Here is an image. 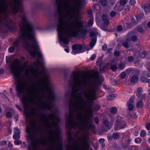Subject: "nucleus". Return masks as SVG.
<instances>
[{
    "label": "nucleus",
    "mask_w": 150,
    "mask_h": 150,
    "mask_svg": "<svg viewBox=\"0 0 150 150\" xmlns=\"http://www.w3.org/2000/svg\"><path fill=\"white\" fill-rule=\"evenodd\" d=\"M74 83L72 92V99L70 101L69 113L66 117V127L69 129H77L84 132L75 140L70 131L68 133L69 144L68 148L71 150H82L87 143L89 137L87 129L92 128L91 116L82 112L86 108V104L88 106V111L92 112L93 109L90 103L96 98V92L97 86L89 82L87 76L81 74L73 71L71 76Z\"/></svg>",
    "instance_id": "obj_1"
},
{
    "label": "nucleus",
    "mask_w": 150,
    "mask_h": 150,
    "mask_svg": "<svg viewBox=\"0 0 150 150\" xmlns=\"http://www.w3.org/2000/svg\"><path fill=\"white\" fill-rule=\"evenodd\" d=\"M20 27V34L18 38L14 42L13 46L9 48V52H13L14 48L18 47L21 43L28 49L31 56L35 57L37 55L38 57L41 58L42 55L39 51V45L35 37L34 26L24 15L22 17Z\"/></svg>",
    "instance_id": "obj_2"
},
{
    "label": "nucleus",
    "mask_w": 150,
    "mask_h": 150,
    "mask_svg": "<svg viewBox=\"0 0 150 150\" xmlns=\"http://www.w3.org/2000/svg\"><path fill=\"white\" fill-rule=\"evenodd\" d=\"M23 0H0V23L3 22L4 26L8 30L11 28L12 21L8 17V13L16 14L20 11L22 16L25 15L23 12L21 2Z\"/></svg>",
    "instance_id": "obj_3"
},
{
    "label": "nucleus",
    "mask_w": 150,
    "mask_h": 150,
    "mask_svg": "<svg viewBox=\"0 0 150 150\" xmlns=\"http://www.w3.org/2000/svg\"><path fill=\"white\" fill-rule=\"evenodd\" d=\"M20 61L18 59H15L13 63L10 65V69L11 72L13 74L14 76L17 79L16 82L17 85L16 87L17 92V95L20 97L21 94L24 92L26 87V82L22 81L19 79L21 73L25 70L27 67V64L25 62H24L22 66H20L19 64Z\"/></svg>",
    "instance_id": "obj_4"
},
{
    "label": "nucleus",
    "mask_w": 150,
    "mask_h": 150,
    "mask_svg": "<svg viewBox=\"0 0 150 150\" xmlns=\"http://www.w3.org/2000/svg\"><path fill=\"white\" fill-rule=\"evenodd\" d=\"M82 0H56L57 8H80Z\"/></svg>",
    "instance_id": "obj_5"
},
{
    "label": "nucleus",
    "mask_w": 150,
    "mask_h": 150,
    "mask_svg": "<svg viewBox=\"0 0 150 150\" xmlns=\"http://www.w3.org/2000/svg\"><path fill=\"white\" fill-rule=\"evenodd\" d=\"M98 33L96 30L95 31H92L90 33V36L93 38L91 39V41L90 44V46L91 48H92L94 46L96 43V38H95V36L96 35H98Z\"/></svg>",
    "instance_id": "obj_6"
},
{
    "label": "nucleus",
    "mask_w": 150,
    "mask_h": 150,
    "mask_svg": "<svg viewBox=\"0 0 150 150\" xmlns=\"http://www.w3.org/2000/svg\"><path fill=\"white\" fill-rule=\"evenodd\" d=\"M82 49V47L81 45H74L72 46V52L74 54L83 52Z\"/></svg>",
    "instance_id": "obj_7"
},
{
    "label": "nucleus",
    "mask_w": 150,
    "mask_h": 150,
    "mask_svg": "<svg viewBox=\"0 0 150 150\" xmlns=\"http://www.w3.org/2000/svg\"><path fill=\"white\" fill-rule=\"evenodd\" d=\"M115 125V130L123 128L126 126V124L124 122H120V121L118 120H116Z\"/></svg>",
    "instance_id": "obj_8"
},
{
    "label": "nucleus",
    "mask_w": 150,
    "mask_h": 150,
    "mask_svg": "<svg viewBox=\"0 0 150 150\" xmlns=\"http://www.w3.org/2000/svg\"><path fill=\"white\" fill-rule=\"evenodd\" d=\"M135 98V96L131 98L127 102L128 109L129 111H131L134 108L133 103Z\"/></svg>",
    "instance_id": "obj_9"
},
{
    "label": "nucleus",
    "mask_w": 150,
    "mask_h": 150,
    "mask_svg": "<svg viewBox=\"0 0 150 150\" xmlns=\"http://www.w3.org/2000/svg\"><path fill=\"white\" fill-rule=\"evenodd\" d=\"M131 76L130 78V81L131 83L135 84L137 83L139 81V77L138 75L139 74H134Z\"/></svg>",
    "instance_id": "obj_10"
},
{
    "label": "nucleus",
    "mask_w": 150,
    "mask_h": 150,
    "mask_svg": "<svg viewBox=\"0 0 150 150\" xmlns=\"http://www.w3.org/2000/svg\"><path fill=\"white\" fill-rule=\"evenodd\" d=\"M142 7L146 13L150 12V4L149 3H146L142 4Z\"/></svg>",
    "instance_id": "obj_11"
},
{
    "label": "nucleus",
    "mask_w": 150,
    "mask_h": 150,
    "mask_svg": "<svg viewBox=\"0 0 150 150\" xmlns=\"http://www.w3.org/2000/svg\"><path fill=\"white\" fill-rule=\"evenodd\" d=\"M14 134L13 137L14 139H18L20 138V131L18 127H15L14 131Z\"/></svg>",
    "instance_id": "obj_12"
},
{
    "label": "nucleus",
    "mask_w": 150,
    "mask_h": 150,
    "mask_svg": "<svg viewBox=\"0 0 150 150\" xmlns=\"http://www.w3.org/2000/svg\"><path fill=\"white\" fill-rule=\"evenodd\" d=\"M146 66L149 71H144L143 72V73L144 76L149 77L150 76V62H149L146 63Z\"/></svg>",
    "instance_id": "obj_13"
},
{
    "label": "nucleus",
    "mask_w": 150,
    "mask_h": 150,
    "mask_svg": "<svg viewBox=\"0 0 150 150\" xmlns=\"http://www.w3.org/2000/svg\"><path fill=\"white\" fill-rule=\"evenodd\" d=\"M102 19L104 21L103 23V26L105 27L108 26L109 24V20L107 19V15L104 14L102 16Z\"/></svg>",
    "instance_id": "obj_14"
},
{
    "label": "nucleus",
    "mask_w": 150,
    "mask_h": 150,
    "mask_svg": "<svg viewBox=\"0 0 150 150\" xmlns=\"http://www.w3.org/2000/svg\"><path fill=\"white\" fill-rule=\"evenodd\" d=\"M126 72L128 74H129L131 72L133 73L134 74H139L140 71L138 69H134L132 68L128 69L125 70Z\"/></svg>",
    "instance_id": "obj_15"
},
{
    "label": "nucleus",
    "mask_w": 150,
    "mask_h": 150,
    "mask_svg": "<svg viewBox=\"0 0 150 150\" xmlns=\"http://www.w3.org/2000/svg\"><path fill=\"white\" fill-rule=\"evenodd\" d=\"M31 113L33 116H38L39 115L38 110L36 109L34 107L33 108L31 109Z\"/></svg>",
    "instance_id": "obj_16"
},
{
    "label": "nucleus",
    "mask_w": 150,
    "mask_h": 150,
    "mask_svg": "<svg viewBox=\"0 0 150 150\" xmlns=\"http://www.w3.org/2000/svg\"><path fill=\"white\" fill-rule=\"evenodd\" d=\"M146 27L144 25H139L137 27L138 31L140 33H143L146 30Z\"/></svg>",
    "instance_id": "obj_17"
},
{
    "label": "nucleus",
    "mask_w": 150,
    "mask_h": 150,
    "mask_svg": "<svg viewBox=\"0 0 150 150\" xmlns=\"http://www.w3.org/2000/svg\"><path fill=\"white\" fill-rule=\"evenodd\" d=\"M103 123L106 127L108 129L110 128L113 125V123H110L109 124L108 121L107 120H104Z\"/></svg>",
    "instance_id": "obj_18"
},
{
    "label": "nucleus",
    "mask_w": 150,
    "mask_h": 150,
    "mask_svg": "<svg viewBox=\"0 0 150 150\" xmlns=\"http://www.w3.org/2000/svg\"><path fill=\"white\" fill-rule=\"evenodd\" d=\"M140 81L141 82L144 83H149L150 81L149 79L146 78L143 76L141 77Z\"/></svg>",
    "instance_id": "obj_19"
},
{
    "label": "nucleus",
    "mask_w": 150,
    "mask_h": 150,
    "mask_svg": "<svg viewBox=\"0 0 150 150\" xmlns=\"http://www.w3.org/2000/svg\"><path fill=\"white\" fill-rule=\"evenodd\" d=\"M136 94L137 97L141 99H144L145 98V95L142 94L141 92H136Z\"/></svg>",
    "instance_id": "obj_20"
},
{
    "label": "nucleus",
    "mask_w": 150,
    "mask_h": 150,
    "mask_svg": "<svg viewBox=\"0 0 150 150\" xmlns=\"http://www.w3.org/2000/svg\"><path fill=\"white\" fill-rule=\"evenodd\" d=\"M114 11L116 12H119L121 11L122 8L120 7V6L116 4L113 8Z\"/></svg>",
    "instance_id": "obj_21"
},
{
    "label": "nucleus",
    "mask_w": 150,
    "mask_h": 150,
    "mask_svg": "<svg viewBox=\"0 0 150 150\" xmlns=\"http://www.w3.org/2000/svg\"><path fill=\"white\" fill-rule=\"evenodd\" d=\"M102 58L100 57H99L96 61V64L98 66H99L100 67L102 64Z\"/></svg>",
    "instance_id": "obj_22"
},
{
    "label": "nucleus",
    "mask_w": 150,
    "mask_h": 150,
    "mask_svg": "<svg viewBox=\"0 0 150 150\" xmlns=\"http://www.w3.org/2000/svg\"><path fill=\"white\" fill-rule=\"evenodd\" d=\"M143 102L140 100L138 101L136 104V106L137 107L139 108H141L143 106Z\"/></svg>",
    "instance_id": "obj_23"
},
{
    "label": "nucleus",
    "mask_w": 150,
    "mask_h": 150,
    "mask_svg": "<svg viewBox=\"0 0 150 150\" xmlns=\"http://www.w3.org/2000/svg\"><path fill=\"white\" fill-rule=\"evenodd\" d=\"M119 67L120 69L123 70L125 67V64L124 63L120 62L119 64Z\"/></svg>",
    "instance_id": "obj_24"
},
{
    "label": "nucleus",
    "mask_w": 150,
    "mask_h": 150,
    "mask_svg": "<svg viewBox=\"0 0 150 150\" xmlns=\"http://www.w3.org/2000/svg\"><path fill=\"white\" fill-rule=\"evenodd\" d=\"M93 18H91L88 21V25L90 26H92L93 24Z\"/></svg>",
    "instance_id": "obj_25"
},
{
    "label": "nucleus",
    "mask_w": 150,
    "mask_h": 150,
    "mask_svg": "<svg viewBox=\"0 0 150 150\" xmlns=\"http://www.w3.org/2000/svg\"><path fill=\"white\" fill-rule=\"evenodd\" d=\"M112 137L114 139H116L119 138V134L118 133H114L112 134Z\"/></svg>",
    "instance_id": "obj_26"
},
{
    "label": "nucleus",
    "mask_w": 150,
    "mask_h": 150,
    "mask_svg": "<svg viewBox=\"0 0 150 150\" xmlns=\"http://www.w3.org/2000/svg\"><path fill=\"white\" fill-rule=\"evenodd\" d=\"M128 0H121L120 1V4L121 6L125 5L127 2Z\"/></svg>",
    "instance_id": "obj_27"
},
{
    "label": "nucleus",
    "mask_w": 150,
    "mask_h": 150,
    "mask_svg": "<svg viewBox=\"0 0 150 150\" xmlns=\"http://www.w3.org/2000/svg\"><path fill=\"white\" fill-rule=\"evenodd\" d=\"M146 132L145 130H142L140 133V136L141 137H144L146 135Z\"/></svg>",
    "instance_id": "obj_28"
},
{
    "label": "nucleus",
    "mask_w": 150,
    "mask_h": 150,
    "mask_svg": "<svg viewBox=\"0 0 150 150\" xmlns=\"http://www.w3.org/2000/svg\"><path fill=\"white\" fill-rule=\"evenodd\" d=\"M117 111V109L115 107H112L111 108L110 110V112L112 114L116 113Z\"/></svg>",
    "instance_id": "obj_29"
},
{
    "label": "nucleus",
    "mask_w": 150,
    "mask_h": 150,
    "mask_svg": "<svg viewBox=\"0 0 150 150\" xmlns=\"http://www.w3.org/2000/svg\"><path fill=\"white\" fill-rule=\"evenodd\" d=\"M142 141V139L141 138L138 137L136 138L134 140V142L137 143H140Z\"/></svg>",
    "instance_id": "obj_30"
},
{
    "label": "nucleus",
    "mask_w": 150,
    "mask_h": 150,
    "mask_svg": "<svg viewBox=\"0 0 150 150\" xmlns=\"http://www.w3.org/2000/svg\"><path fill=\"white\" fill-rule=\"evenodd\" d=\"M137 39V37L136 35L132 36L131 38V40L133 42L136 41Z\"/></svg>",
    "instance_id": "obj_31"
},
{
    "label": "nucleus",
    "mask_w": 150,
    "mask_h": 150,
    "mask_svg": "<svg viewBox=\"0 0 150 150\" xmlns=\"http://www.w3.org/2000/svg\"><path fill=\"white\" fill-rule=\"evenodd\" d=\"M110 68L112 71H114L117 69V67L115 65H111Z\"/></svg>",
    "instance_id": "obj_32"
},
{
    "label": "nucleus",
    "mask_w": 150,
    "mask_h": 150,
    "mask_svg": "<svg viewBox=\"0 0 150 150\" xmlns=\"http://www.w3.org/2000/svg\"><path fill=\"white\" fill-rule=\"evenodd\" d=\"M126 76V74L124 72H122L120 75V77L122 79H124Z\"/></svg>",
    "instance_id": "obj_33"
},
{
    "label": "nucleus",
    "mask_w": 150,
    "mask_h": 150,
    "mask_svg": "<svg viewBox=\"0 0 150 150\" xmlns=\"http://www.w3.org/2000/svg\"><path fill=\"white\" fill-rule=\"evenodd\" d=\"M117 13V12L114 11H112L110 13V16L111 17H113L116 15Z\"/></svg>",
    "instance_id": "obj_34"
},
{
    "label": "nucleus",
    "mask_w": 150,
    "mask_h": 150,
    "mask_svg": "<svg viewBox=\"0 0 150 150\" xmlns=\"http://www.w3.org/2000/svg\"><path fill=\"white\" fill-rule=\"evenodd\" d=\"M101 4L103 6H105L107 4V2L106 0H102L101 1Z\"/></svg>",
    "instance_id": "obj_35"
},
{
    "label": "nucleus",
    "mask_w": 150,
    "mask_h": 150,
    "mask_svg": "<svg viewBox=\"0 0 150 150\" xmlns=\"http://www.w3.org/2000/svg\"><path fill=\"white\" fill-rule=\"evenodd\" d=\"M129 3L131 5L133 6L136 4V1L135 0H130Z\"/></svg>",
    "instance_id": "obj_36"
},
{
    "label": "nucleus",
    "mask_w": 150,
    "mask_h": 150,
    "mask_svg": "<svg viewBox=\"0 0 150 150\" xmlns=\"http://www.w3.org/2000/svg\"><path fill=\"white\" fill-rule=\"evenodd\" d=\"M22 142L20 140H16L14 141V144L16 145H19L21 144L22 143Z\"/></svg>",
    "instance_id": "obj_37"
},
{
    "label": "nucleus",
    "mask_w": 150,
    "mask_h": 150,
    "mask_svg": "<svg viewBox=\"0 0 150 150\" xmlns=\"http://www.w3.org/2000/svg\"><path fill=\"white\" fill-rule=\"evenodd\" d=\"M88 13L89 15V17L91 18H93V15H92V12L91 10H89L88 12Z\"/></svg>",
    "instance_id": "obj_38"
},
{
    "label": "nucleus",
    "mask_w": 150,
    "mask_h": 150,
    "mask_svg": "<svg viewBox=\"0 0 150 150\" xmlns=\"http://www.w3.org/2000/svg\"><path fill=\"white\" fill-rule=\"evenodd\" d=\"M6 117L8 118H11L12 117L11 113L10 112H7L6 114Z\"/></svg>",
    "instance_id": "obj_39"
},
{
    "label": "nucleus",
    "mask_w": 150,
    "mask_h": 150,
    "mask_svg": "<svg viewBox=\"0 0 150 150\" xmlns=\"http://www.w3.org/2000/svg\"><path fill=\"white\" fill-rule=\"evenodd\" d=\"M122 29V26L121 25L118 26L117 28V30L118 31H120Z\"/></svg>",
    "instance_id": "obj_40"
},
{
    "label": "nucleus",
    "mask_w": 150,
    "mask_h": 150,
    "mask_svg": "<svg viewBox=\"0 0 150 150\" xmlns=\"http://www.w3.org/2000/svg\"><path fill=\"white\" fill-rule=\"evenodd\" d=\"M126 7V8H125L124 9V10H125L127 12L130 10V6L129 5H127Z\"/></svg>",
    "instance_id": "obj_41"
},
{
    "label": "nucleus",
    "mask_w": 150,
    "mask_h": 150,
    "mask_svg": "<svg viewBox=\"0 0 150 150\" xmlns=\"http://www.w3.org/2000/svg\"><path fill=\"white\" fill-rule=\"evenodd\" d=\"M120 53L119 51H115L114 53V56L116 57L119 56L120 55Z\"/></svg>",
    "instance_id": "obj_42"
},
{
    "label": "nucleus",
    "mask_w": 150,
    "mask_h": 150,
    "mask_svg": "<svg viewBox=\"0 0 150 150\" xmlns=\"http://www.w3.org/2000/svg\"><path fill=\"white\" fill-rule=\"evenodd\" d=\"M123 45L125 47L127 48L128 47L129 45L127 42H124L123 43Z\"/></svg>",
    "instance_id": "obj_43"
},
{
    "label": "nucleus",
    "mask_w": 150,
    "mask_h": 150,
    "mask_svg": "<svg viewBox=\"0 0 150 150\" xmlns=\"http://www.w3.org/2000/svg\"><path fill=\"white\" fill-rule=\"evenodd\" d=\"M96 56V54H93L90 57V59L91 60H93L94 59H95Z\"/></svg>",
    "instance_id": "obj_44"
},
{
    "label": "nucleus",
    "mask_w": 150,
    "mask_h": 150,
    "mask_svg": "<svg viewBox=\"0 0 150 150\" xmlns=\"http://www.w3.org/2000/svg\"><path fill=\"white\" fill-rule=\"evenodd\" d=\"M108 90L110 93H112L114 92V89L113 88H108Z\"/></svg>",
    "instance_id": "obj_45"
},
{
    "label": "nucleus",
    "mask_w": 150,
    "mask_h": 150,
    "mask_svg": "<svg viewBox=\"0 0 150 150\" xmlns=\"http://www.w3.org/2000/svg\"><path fill=\"white\" fill-rule=\"evenodd\" d=\"M6 143V142L5 140L1 141L0 143V144L1 145H5Z\"/></svg>",
    "instance_id": "obj_46"
},
{
    "label": "nucleus",
    "mask_w": 150,
    "mask_h": 150,
    "mask_svg": "<svg viewBox=\"0 0 150 150\" xmlns=\"http://www.w3.org/2000/svg\"><path fill=\"white\" fill-rule=\"evenodd\" d=\"M128 60L129 62H131L133 61L134 60V58L132 56L129 57L128 58Z\"/></svg>",
    "instance_id": "obj_47"
},
{
    "label": "nucleus",
    "mask_w": 150,
    "mask_h": 150,
    "mask_svg": "<svg viewBox=\"0 0 150 150\" xmlns=\"http://www.w3.org/2000/svg\"><path fill=\"white\" fill-rule=\"evenodd\" d=\"M107 99L108 100H112V96L111 95H109L107 96Z\"/></svg>",
    "instance_id": "obj_48"
},
{
    "label": "nucleus",
    "mask_w": 150,
    "mask_h": 150,
    "mask_svg": "<svg viewBox=\"0 0 150 150\" xmlns=\"http://www.w3.org/2000/svg\"><path fill=\"white\" fill-rule=\"evenodd\" d=\"M107 45H104L102 47V50L104 51H105L107 48Z\"/></svg>",
    "instance_id": "obj_49"
},
{
    "label": "nucleus",
    "mask_w": 150,
    "mask_h": 150,
    "mask_svg": "<svg viewBox=\"0 0 150 150\" xmlns=\"http://www.w3.org/2000/svg\"><path fill=\"white\" fill-rule=\"evenodd\" d=\"M95 121L96 124H98L99 123V120L98 117H96L95 119Z\"/></svg>",
    "instance_id": "obj_50"
},
{
    "label": "nucleus",
    "mask_w": 150,
    "mask_h": 150,
    "mask_svg": "<svg viewBox=\"0 0 150 150\" xmlns=\"http://www.w3.org/2000/svg\"><path fill=\"white\" fill-rule=\"evenodd\" d=\"M142 54L143 55V56H142V57H144L146 55V51H143L142 52Z\"/></svg>",
    "instance_id": "obj_51"
},
{
    "label": "nucleus",
    "mask_w": 150,
    "mask_h": 150,
    "mask_svg": "<svg viewBox=\"0 0 150 150\" xmlns=\"http://www.w3.org/2000/svg\"><path fill=\"white\" fill-rule=\"evenodd\" d=\"M100 108V106L99 105H97L96 106L94 109L96 111H97Z\"/></svg>",
    "instance_id": "obj_52"
},
{
    "label": "nucleus",
    "mask_w": 150,
    "mask_h": 150,
    "mask_svg": "<svg viewBox=\"0 0 150 150\" xmlns=\"http://www.w3.org/2000/svg\"><path fill=\"white\" fill-rule=\"evenodd\" d=\"M108 138L109 140H111L112 139H113V137H112V136H111V135H108Z\"/></svg>",
    "instance_id": "obj_53"
},
{
    "label": "nucleus",
    "mask_w": 150,
    "mask_h": 150,
    "mask_svg": "<svg viewBox=\"0 0 150 150\" xmlns=\"http://www.w3.org/2000/svg\"><path fill=\"white\" fill-rule=\"evenodd\" d=\"M16 106L19 110H21V107L19 105H16Z\"/></svg>",
    "instance_id": "obj_54"
},
{
    "label": "nucleus",
    "mask_w": 150,
    "mask_h": 150,
    "mask_svg": "<svg viewBox=\"0 0 150 150\" xmlns=\"http://www.w3.org/2000/svg\"><path fill=\"white\" fill-rule=\"evenodd\" d=\"M142 88L141 87H139L137 88V92H142Z\"/></svg>",
    "instance_id": "obj_55"
},
{
    "label": "nucleus",
    "mask_w": 150,
    "mask_h": 150,
    "mask_svg": "<svg viewBox=\"0 0 150 150\" xmlns=\"http://www.w3.org/2000/svg\"><path fill=\"white\" fill-rule=\"evenodd\" d=\"M25 58L23 57H22L20 59V62L21 63H22L25 60Z\"/></svg>",
    "instance_id": "obj_56"
},
{
    "label": "nucleus",
    "mask_w": 150,
    "mask_h": 150,
    "mask_svg": "<svg viewBox=\"0 0 150 150\" xmlns=\"http://www.w3.org/2000/svg\"><path fill=\"white\" fill-rule=\"evenodd\" d=\"M104 141V139H99V142L100 143H102Z\"/></svg>",
    "instance_id": "obj_57"
},
{
    "label": "nucleus",
    "mask_w": 150,
    "mask_h": 150,
    "mask_svg": "<svg viewBox=\"0 0 150 150\" xmlns=\"http://www.w3.org/2000/svg\"><path fill=\"white\" fill-rule=\"evenodd\" d=\"M4 72V70L2 69H0V74H3Z\"/></svg>",
    "instance_id": "obj_58"
},
{
    "label": "nucleus",
    "mask_w": 150,
    "mask_h": 150,
    "mask_svg": "<svg viewBox=\"0 0 150 150\" xmlns=\"http://www.w3.org/2000/svg\"><path fill=\"white\" fill-rule=\"evenodd\" d=\"M147 25L148 28H150V21L147 23Z\"/></svg>",
    "instance_id": "obj_59"
},
{
    "label": "nucleus",
    "mask_w": 150,
    "mask_h": 150,
    "mask_svg": "<svg viewBox=\"0 0 150 150\" xmlns=\"http://www.w3.org/2000/svg\"><path fill=\"white\" fill-rule=\"evenodd\" d=\"M8 146L10 147H12L13 145L11 142H9L8 143Z\"/></svg>",
    "instance_id": "obj_60"
},
{
    "label": "nucleus",
    "mask_w": 150,
    "mask_h": 150,
    "mask_svg": "<svg viewBox=\"0 0 150 150\" xmlns=\"http://www.w3.org/2000/svg\"><path fill=\"white\" fill-rule=\"evenodd\" d=\"M18 115H16V117H15V119L16 120V121H17L18 120Z\"/></svg>",
    "instance_id": "obj_61"
},
{
    "label": "nucleus",
    "mask_w": 150,
    "mask_h": 150,
    "mask_svg": "<svg viewBox=\"0 0 150 150\" xmlns=\"http://www.w3.org/2000/svg\"><path fill=\"white\" fill-rule=\"evenodd\" d=\"M67 53L69 52V50L68 49H65L64 50Z\"/></svg>",
    "instance_id": "obj_62"
},
{
    "label": "nucleus",
    "mask_w": 150,
    "mask_h": 150,
    "mask_svg": "<svg viewBox=\"0 0 150 150\" xmlns=\"http://www.w3.org/2000/svg\"><path fill=\"white\" fill-rule=\"evenodd\" d=\"M100 67H101V66H100V71H101V72H103V71H104V69H103V68H100Z\"/></svg>",
    "instance_id": "obj_63"
},
{
    "label": "nucleus",
    "mask_w": 150,
    "mask_h": 150,
    "mask_svg": "<svg viewBox=\"0 0 150 150\" xmlns=\"http://www.w3.org/2000/svg\"><path fill=\"white\" fill-rule=\"evenodd\" d=\"M103 88L105 89H106L107 88V86H106V85H103Z\"/></svg>",
    "instance_id": "obj_64"
}]
</instances>
